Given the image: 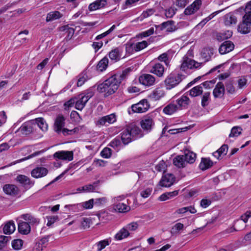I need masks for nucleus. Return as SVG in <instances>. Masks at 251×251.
<instances>
[{"mask_svg": "<svg viewBox=\"0 0 251 251\" xmlns=\"http://www.w3.org/2000/svg\"><path fill=\"white\" fill-rule=\"evenodd\" d=\"M129 235V232L127 230V229L124 226L115 235V239L117 240H121L127 238Z\"/></svg>", "mask_w": 251, "mask_h": 251, "instance_id": "nucleus-32", "label": "nucleus"}, {"mask_svg": "<svg viewBox=\"0 0 251 251\" xmlns=\"http://www.w3.org/2000/svg\"><path fill=\"white\" fill-rule=\"evenodd\" d=\"M175 181V177L172 174L164 175L160 181V185L163 187H170Z\"/></svg>", "mask_w": 251, "mask_h": 251, "instance_id": "nucleus-12", "label": "nucleus"}, {"mask_svg": "<svg viewBox=\"0 0 251 251\" xmlns=\"http://www.w3.org/2000/svg\"><path fill=\"white\" fill-rule=\"evenodd\" d=\"M242 129L240 126H234L231 130L230 133L229 135L230 137H237L241 134Z\"/></svg>", "mask_w": 251, "mask_h": 251, "instance_id": "nucleus-49", "label": "nucleus"}, {"mask_svg": "<svg viewBox=\"0 0 251 251\" xmlns=\"http://www.w3.org/2000/svg\"><path fill=\"white\" fill-rule=\"evenodd\" d=\"M121 138L123 144L125 145L128 144L132 141V140H133L131 136V132H130L127 126L122 131Z\"/></svg>", "mask_w": 251, "mask_h": 251, "instance_id": "nucleus-20", "label": "nucleus"}, {"mask_svg": "<svg viewBox=\"0 0 251 251\" xmlns=\"http://www.w3.org/2000/svg\"><path fill=\"white\" fill-rule=\"evenodd\" d=\"M109 57L111 60L115 62L119 61L121 57L120 49L116 48L112 50L109 53Z\"/></svg>", "mask_w": 251, "mask_h": 251, "instance_id": "nucleus-34", "label": "nucleus"}, {"mask_svg": "<svg viewBox=\"0 0 251 251\" xmlns=\"http://www.w3.org/2000/svg\"><path fill=\"white\" fill-rule=\"evenodd\" d=\"M183 156L185 157V160H186L185 161H186L187 164H192L196 160V154L193 152L188 151L187 153H185Z\"/></svg>", "mask_w": 251, "mask_h": 251, "instance_id": "nucleus-41", "label": "nucleus"}, {"mask_svg": "<svg viewBox=\"0 0 251 251\" xmlns=\"http://www.w3.org/2000/svg\"><path fill=\"white\" fill-rule=\"evenodd\" d=\"M201 3V0H195L190 5L185 9L184 12V14L187 15L194 14L200 9Z\"/></svg>", "mask_w": 251, "mask_h": 251, "instance_id": "nucleus-13", "label": "nucleus"}, {"mask_svg": "<svg viewBox=\"0 0 251 251\" xmlns=\"http://www.w3.org/2000/svg\"><path fill=\"white\" fill-rule=\"evenodd\" d=\"M183 155H177L173 159V164L178 168H183L187 166V163Z\"/></svg>", "mask_w": 251, "mask_h": 251, "instance_id": "nucleus-23", "label": "nucleus"}, {"mask_svg": "<svg viewBox=\"0 0 251 251\" xmlns=\"http://www.w3.org/2000/svg\"><path fill=\"white\" fill-rule=\"evenodd\" d=\"M210 93L209 92H205L203 94L201 104L203 107L207 106L209 103Z\"/></svg>", "mask_w": 251, "mask_h": 251, "instance_id": "nucleus-48", "label": "nucleus"}, {"mask_svg": "<svg viewBox=\"0 0 251 251\" xmlns=\"http://www.w3.org/2000/svg\"><path fill=\"white\" fill-rule=\"evenodd\" d=\"M126 51L128 54H132L137 52L136 49V43L129 41L126 44Z\"/></svg>", "mask_w": 251, "mask_h": 251, "instance_id": "nucleus-43", "label": "nucleus"}, {"mask_svg": "<svg viewBox=\"0 0 251 251\" xmlns=\"http://www.w3.org/2000/svg\"><path fill=\"white\" fill-rule=\"evenodd\" d=\"M190 102V99L185 95H182L175 101L179 110L187 108Z\"/></svg>", "mask_w": 251, "mask_h": 251, "instance_id": "nucleus-11", "label": "nucleus"}, {"mask_svg": "<svg viewBox=\"0 0 251 251\" xmlns=\"http://www.w3.org/2000/svg\"><path fill=\"white\" fill-rule=\"evenodd\" d=\"M178 110L179 109L176 104L175 103V101H173L166 106L164 108L163 111L166 114L172 115Z\"/></svg>", "mask_w": 251, "mask_h": 251, "instance_id": "nucleus-26", "label": "nucleus"}, {"mask_svg": "<svg viewBox=\"0 0 251 251\" xmlns=\"http://www.w3.org/2000/svg\"><path fill=\"white\" fill-rule=\"evenodd\" d=\"M116 117L115 114H111L110 115L103 116L100 118L95 122L97 126H101L106 125V124H111L116 122Z\"/></svg>", "mask_w": 251, "mask_h": 251, "instance_id": "nucleus-9", "label": "nucleus"}, {"mask_svg": "<svg viewBox=\"0 0 251 251\" xmlns=\"http://www.w3.org/2000/svg\"><path fill=\"white\" fill-rule=\"evenodd\" d=\"M202 63L196 62L194 60L184 56L182 60L180 69L182 71H185L188 69H197L201 66Z\"/></svg>", "mask_w": 251, "mask_h": 251, "instance_id": "nucleus-4", "label": "nucleus"}, {"mask_svg": "<svg viewBox=\"0 0 251 251\" xmlns=\"http://www.w3.org/2000/svg\"><path fill=\"white\" fill-rule=\"evenodd\" d=\"M62 14L58 11L50 12L47 14L46 17V22H51L55 20H57L61 18Z\"/></svg>", "mask_w": 251, "mask_h": 251, "instance_id": "nucleus-36", "label": "nucleus"}, {"mask_svg": "<svg viewBox=\"0 0 251 251\" xmlns=\"http://www.w3.org/2000/svg\"><path fill=\"white\" fill-rule=\"evenodd\" d=\"M234 48V44L230 41H226L220 46L219 50L220 53L224 54L232 51Z\"/></svg>", "mask_w": 251, "mask_h": 251, "instance_id": "nucleus-18", "label": "nucleus"}, {"mask_svg": "<svg viewBox=\"0 0 251 251\" xmlns=\"http://www.w3.org/2000/svg\"><path fill=\"white\" fill-rule=\"evenodd\" d=\"M202 86L201 85H199L192 88L189 91V94L193 97H196L202 94Z\"/></svg>", "mask_w": 251, "mask_h": 251, "instance_id": "nucleus-39", "label": "nucleus"}, {"mask_svg": "<svg viewBox=\"0 0 251 251\" xmlns=\"http://www.w3.org/2000/svg\"><path fill=\"white\" fill-rule=\"evenodd\" d=\"M232 35V32L230 30H227L225 33H220L217 35L218 40H224L230 38Z\"/></svg>", "mask_w": 251, "mask_h": 251, "instance_id": "nucleus-56", "label": "nucleus"}, {"mask_svg": "<svg viewBox=\"0 0 251 251\" xmlns=\"http://www.w3.org/2000/svg\"><path fill=\"white\" fill-rule=\"evenodd\" d=\"M23 242L21 239H15L12 242V248L15 250L21 249L23 246Z\"/></svg>", "mask_w": 251, "mask_h": 251, "instance_id": "nucleus-55", "label": "nucleus"}, {"mask_svg": "<svg viewBox=\"0 0 251 251\" xmlns=\"http://www.w3.org/2000/svg\"><path fill=\"white\" fill-rule=\"evenodd\" d=\"M108 64V59L106 57H104L98 63L97 66V70L102 72L107 68Z\"/></svg>", "mask_w": 251, "mask_h": 251, "instance_id": "nucleus-40", "label": "nucleus"}, {"mask_svg": "<svg viewBox=\"0 0 251 251\" xmlns=\"http://www.w3.org/2000/svg\"><path fill=\"white\" fill-rule=\"evenodd\" d=\"M150 104L147 100L143 99L138 103L133 104L131 106V108L133 112L144 113L148 110Z\"/></svg>", "mask_w": 251, "mask_h": 251, "instance_id": "nucleus-7", "label": "nucleus"}, {"mask_svg": "<svg viewBox=\"0 0 251 251\" xmlns=\"http://www.w3.org/2000/svg\"><path fill=\"white\" fill-rule=\"evenodd\" d=\"M36 123L39 127L43 131H46L48 129V125L42 118H38L35 120Z\"/></svg>", "mask_w": 251, "mask_h": 251, "instance_id": "nucleus-46", "label": "nucleus"}, {"mask_svg": "<svg viewBox=\"0 0 251 251\" xmlns=\"http://www.w3.org/2000/svg\"><path fill=\"white\" fill-rule=\"evenodd\" d=\"M78 100H76L75 98V108L79 110H81L85 106L87 100L80 94L78 95Z\"/></svg>", "mask_w": 251, "mask_h": 251, "instance_id": "nucleus-31", "label": "nucleus"}, {"mask_svg": "<svg viewBox=\"0 0 251 251\" xmlns=\"http://www.w3.org/2000/svg\"><path fill=\"white\" fill-rule=\"evenodd\" d=\"M139 225L137 222H132L126 225L125 227L127 230L135 231L138 227Z\"/></svg>", "mask_w": 251, "mask_h": 251, "instance_id": "nucleus-62", "label": "nucleus"}, {"mask_svg": "<svg viewBox=\"0 0 251 251\" xmlns=\"http://www.w3.org/2000/svg\"><path fill=\"white\" fill-rule=\"evenodd\" d=\"M135 43L136 49L137 51L146 48L148 45V43L146 41H142V42H136Z\"/></svg>", "mask_w": 251, "mask_h": 251, "instance_id": "nucleus-58", "label": "nucleus"}, {"mask_svg": "<svg viewBox=\"0 0 251 251\" xmlns=\"http://www.w3.org/2000/svg\"><path fill=\"white\" fill-rule=\"evenodd\" d=\"M107 202V199L105 197H102L98 199H96L94 200V204L97 206H100L104 205Z\"/></svg>", "mask_w": 251, "mask_h": 251, "instance_id": "nucleus-64", "label": "nucleus"}, {"mask_svg": "<svg viewBox=\"0 0 251 251\" xmlns=\"http://www.w3.org/2000/svg\"><path fill=\"white\" fill-rule=\"evenodd\" d=\"M213 162L209 158H202L199 165L200 168L202 170H206L213 166Z\"/></svg>", "mask_w": 251, "mask_h": 251, "instance_id": "nucleus-35", "label": "nucleus"}, {"mask_svg": "<svg viewBox=\"0 0 251 251\" xmlns=\"http://www.w3.org/2000/svg\"><path fill=\"white\" fill-rule=\"evenodd\" d=\"M164 96V91L160 88H157L149 95V98L151 100H157L163 98Z\"/></svg>", "mask_w": 251, "mask_h": 251, "instance_id": "nucleus-21", "label": "nucleus"}, {"mask_svg": "<svg viewBox=\"0 0 251 251\" xmlns=\"http://www.w3.org/2000/svg\"><path fill=\"white\" fill-rule=\"evenodd\" d=\"M155 26L156 31L166 29L167 32H173L176 30L174 22L171 20L163 22L161 25H155Z\"/></svg>", "mask_w": 251, "mask_h": 251, "instance_id": "nucleus-15", "label": "nucleus"}, {"mask_svg": "<svg viewBox=\"0 0 251 251\" xmlns=\"http://www.w3.org/2000/svg\"><path fill=\"white\" fill-rule=\"evenodd\" d=\"M15 230V226L13 221H9L5 224L3 228V231L5 234H10Z\"/></svg>", "mask_w": 251, "mask_h": 251, "instance_id": "nucleus-33", "label": "nucleus"}, {"mask_svg": "<svg viewBox=\"0 0 251 251\" xmlns=\"http://www.w3.org/2000/svg\"><path fill=\"white\" fill-rule=\"evenodd\" d=\"M178 194V191L175 190L173 192H166L162 194L159 198V200L161 201H165L168 199H171Z\"/></svg>", "mask_w": 251, "mask_h": 251, "instance_id": "nucleus-38", "label": "nucleus"}, {"mask_svg": "<svg viewBox=\"0 0 251 251\" xmlns=\"http://www.w3.org/2000/svg\"><path fill=\"white\" fill-rule=\"evenodd\" d=\"M142 129L145 132H150L154 125V120L151 116H146L143 117L140 122Z\"/></svg>", "mask_w": 251, "mask_h": 251, "instance_id": "nucleus-6", "label": "nucleus"}, {"mask_svg": "<svg viewBox=\"0 0 251 251\" xmlns=\"http://www.w3.org/2000/svg\"><path fill=\"white\" fill-rule=\"evenodd\" d=\"M213 54L214 49L213 48H204L201 52V57L205 62L210 60Z\"/></svg>", "mask_w": 251, "mask_h": 251, "instance_id": "nucleus-24", "label": "nucleus"}, {"mask_svg": "<svg viewBox=\"0 0 251 251\" xmlns=\"http://www.w3.org/2000/svg\"><path fill=\"white\" fill-rule=\"evenodd\" d=\"M95 187L92 184H88L78 188L76 190L78 192H91L94 191Z\"/></svg>", "mask_w": 251, "mask_h": 251, "instance_id": "nucleus-47", "label": "nucleus"}, {"mask_svg": "<svg viewBox=\"0 0 251 251\" xmlns=\"http://www.w3.org/2000/svg\"><path fill=\"white\" fill-rule=\"evenodd\" d=\"M184 227L183 224L178 223L176 224L171 229V233L173 234L176 233L178 232L180 230H182Z\"/></svg>", "mask_w": 251, "mask_h": 251, "instance_id": "nucleus-61", "label": "nucleus"}, {"mask_svg": "<svg viewBox=\"0 0 251 251\" xmlns=\"http://www.w3.org/2000/svg\"><path fill=\"white\" fill-rule=\"evenodd\" d=\"M94 91L92 88H89L83 93L80 94L87 100L88 101L94 95Z\"/></svg>", "mask_w": 251, "mask_h": 251, "instance_id": "nucleus-52", "label": "nucleus"}, {"mask_svg": "<svg viewBox=\"0 0 251 251\" xmlns=\"http://www.w3.org/2000/svg\"><path fill=\"white\" fill-rule=\"evenodd\" d=\"M53 156L60 159L71 161L73 159V152L70 151H58L54 153Z\"/></svg>", "mask_w": 251, "mask_h": 251, "instance_id": "nucleus-17", "label": "nucleus"}, {"mask_svg": "<svg viewBox=\"0 0 251 251\" xmlns=\"http://www.w3.org/2000/svg\"><path fill=\"white\" fill-rule=\"evenodd\" d=\"M131 132V136L133 140L137 138L141 137L143 136L142 131L140 128L134 124H130L126 126Z\"/></svg>", "mask_w": 251, "mask_h": 251, "instance_id": "nucleus-19", "label": "nucleus"}, {"mask_svg": "<svg viewBox=\"0 0 251 251\" xmlns=\"http://www.w3.org/2000/svg\"><path fill=\"white\" fill-rule=\"evenodd\" d=\"M176 9L175 7H170L165 10V15L167 18H171L175 14Z\"/></svg>", "mask_w": 251, "mask_h": 251, "instance_id": "nucleus-57", "label": "nucleus"}, {"mask_svg": "<svg viewBox=\"0 0 251 251\" xmlns=\"http://www.w3.org/2000/svg\"><path fill=\"white\" fill-rule=\"evenodd\" d=\"M225 25L231 26L235 25L237 23V18L233 14L229 13L226 14L224 17Z\"/></svg>", "mask_w": 251, "mask_h": 251, "instance_id": "nucleus-28", "label": "nucleus"}, {"mask_svg": "<svg viewBox=\"0 0 251 251\" xmlns=\"http://www.w3.org/2000/svg\"><path fill=\"white\" fill-rule=\"evenodd\" d=\"M18 230L20 233L26 235L30 232L31 227L27 222H21L18 224Z\"/></svg>", "mask_w": 251, "mask_h": 251, "instance_id": "nucleus-27", "label": "nucleus"}, {"mask_svg": "<svg viewBox=\"0 0 251 251\" xmlns=\"http://www.w3.org/2000/svg\"><path fill=\"white\" fill-rule=\"evenodd\" d=\"M65 118L62 114H59L56 117L54 121L53 128L54 131L57 133L62 132L64 135H70L74 132V129L69 130L64 128L65 126Z\"/></svg>", "mask_w": 251, "mask_h": 251, "instance_id": "nucleus-2", "label": "nucleus"}, {"mask_svg": "<svg viewBox=\"0 0 251 251\" xmlns=\"http://www.w3.org/2000/svg\"><path fill=\"white\" fill-rule=\"evenodd\" d=\"M164 72V67L160 63L155 64L150 71V73L154 74L159 77L163 76Z\"/></svg>", "mask_w": 251, "mask_h": 251, "instance_id": "nucleus-29", "label": "nucleus"}, {"mask_svg": "<svg viewBox=\"0 0 251 251\" xmlns=\"http://www.w3.org/2000/svg\"><path fill=\"white\" fill-rule=\"evenodd\" d=\"M115 28H116V25H113L108 30H107L106 31H105V32H104L101 34L98 35L96 37L95 39L97 40H98L100 39H101V38L105 37L106 36H107V35L110 34L112 31H113L115 29Z\"/></svg>", "mask_w": 251, "mask_h": 251, "instance_id": "nucleus-59", "label": "nucleus"}, {"mask_svg": "<svg viewBox=\"0 0 251 251\" xmlns=\"http://www.w3.org/2000/svg\"><path fill=\"white\" fill-rule=\"evenodd\" d=\"M21 218L25 221L28 222L29 225L31 224V225H37L40 222V221L38 219L36 218L34 216L29 213L23 214L21 216Z\"/></svg>", "mask_w": 251, "mask_h": 251, "instance_id": "nucleus-30", "label": "nucleus"}, {"mask_svg": "<svg viewBox=\"0 0 251 251\" xmlns=\"http://www.w3.org/2000/svg\"><path fill=\"white\" fill-rule=\"evenodd\" d=\"M251 16L243 17L242 23L238 25V31L242 34H247L251 31Z\"/></svg>", "mask_w": 251, "mask_h": 251, "instance_id": "nucleus-5", "label": "nucleus"}, {"mask_svg": "<svg viewBox=\"0 0 251 251\" xmlns=\"http://www.w3.org/2000/svg\"><path fill=\"white\" fill-rule=\"evenodd\" d=\"M107 4V0H97L89 4L88 9L90 11H94L104 7Z\"/></svg>", "mask_w": 251, "mask_h": 251, "instance_id": "nucleus-22", "label": "nucleus"}, {"mask_svg": "<svg viewBox=\"0 0 251 251\" xmlns=\"http://www.w3.org/2000/svg\"><path fill=\"white\" fill-rule=\"evenodd\" d=\"M16 180L17 181L21 183L24 187L26 189H29L31 187L34 183V182L32 181L29 177L25 175H18L17 176Z\"/></svg>", "mask_w": 251, "mask_h": 251, "instance_id": "nucleus-14", "label": "nucleus"}, {"mask_svg": "<svg viewBox=\"0 0 251 251\" xmlns=\"http://www.w3.org/2000/svg\"><path fill=\"white\" fill-rule=\"evenodd\" d=\"M226 87L228 93L232 94L235 92V88L233 86V80H228L226 84Z\"/></svg>", "mask_w": 251, "mask_h": 251, "instance_id": "nucleus-53", "label": "nucleus"}, {"mask_svg": "<svg viewBox=\"0 0 251 251\" xmlns=\"http://www.w3.org/2000/svg\"><path fill=\"white\" fill-rule=\"evenodd\" d=\"M109 245V241L107 239H104L99 241L96 244V245L97 247V251H101L105 248L106 246H108Z\"/></svg>", "mask_w": 251, "mask_h": 251, "instance_id": "nucleus-50", "label": "nucleus"}, {"mask_svg": "<svg viewBox=\"0 0 251 251\" xmlns=\"http://www.w3.org/2000/svg\"><path fill=\"white\" fill-rule=\"evenodd\" d=\"M158 59L159 61L164 62L167 66H168L169 64L168 54L166 53H163L160 55L158 56Z\"/></svg>", "mask_w": 251, "mask_h": 251, "instance_id": "nucleus-63", "label": "nucleus"}, {"mask_svg": "<svg viewBox=\"0 0 251 251\" xmlns=\"http://www.w3.org/2000/svg\"><path fill=\"white\" fill-rule=\"evenodd\" d=\"M182 75L178 74L171 73L164 80L165 86L167 90L176 86L182 81Z\"/></svg>", "mask_w": 251, "mask_h": 251, "instance_id": "nucleus-3", "label": "nucleus"}, {"mask_svg": "<svg viewBox=\"0 0 251 251\" xmlns=\"http://www.w3.org/2000/svg\"><path fill=\"white\" fill-rule=\"evenodd\" d=\"M131 71V69L128 68L122 72L112 75L98 86V92L101 93H105V96L106 97L115 93L122 81L126 78Z\"/></svg>", "mask_w": 251, "mask_h": 251, "instance_id": "nucleus-1", "label": "nucleus"}, {"mask_svg": "<svg viewBox=\"0 0 251 251\" xmlns=\"http://www.w3.org/2000/svg\"><path fill=\"white\" fill-rule=\"evenodd\" d=\"M94 204V200L90 199V200L83 202L79 204V205L84 209H91Z\"/></svg>", "mask_w": 251, "mask_h": 251, "instance_id": "nucleus-54", "label": "nucleus"}, {"mask_svg": "<svg viewBox=\"0 0 251 251\" xmlns=\"http://www.w3.org/2000/svg\"><path fill=\"white\" fill-rule=\"evenodd\" d=\"M77 86H81L88 79V77L87 75L84 73H82L77 76Z\"/></svg>", "mask_w": 251, "mask_h": 251, "instance_id": "nucleus-44", "label": "nucleus"}, {"mask_svg": "<svg viewBox=\"0 0 251 251\" xmlns=\"http://www.w3.org/2000/svg\"><path fill=\"white\" fill-rule=\"evenodd\" d=\"M3 191L5 194L11 196H16L19 193V188L14 184H6L3 186Z\"/></svg>", "mask_w": 251, "mask_h": 251, "instance_id": "nucleus-10", "label": "nucleus"}, {"mask_svg": "<svg viewBox=\"0 0 251 251\" xmlns=\"http://www.w3.org/2000/svg\"><path fill=\"white\" fill-rule=\"evenodd\" d=\"M114 208L120 213H125L130 210V207L123 203H119L114 205Z\"/></svg>", "mask_w": 251, "mask_h": 251, "instance_id": "nucleus-42", "label": "nucleus"}, {"mask_svg": "<svg viewBox=\"0 0 251 251\" xmlns=\"http://www.w3.org/2000/svg\"><path fill=\"white\" fill-rule=\"evenodd\" d=\"M48 173V170L43 167H37L33 169L31 172V176L34 178H38L46 176Z\"/></svg>", "mask_w": 251, "mask_h": 251, "instance_id": "nucleus-16", "label": "nucleus"}, {"mask_svg": "<svg viewBox=\"0 0 251 251\" xmlns=\"http://www.w3.org/2000/svg\"><path fill=\"white\" fill-rule=\"evenodd\" d=\"M111 150L108 148H104L100 152V155L103 158H108L111 155Z\"/></svg>", "mask_w": 251, "mask_h": 251, "instance_id": "nucleus-60", "label": "nucleus"}, {"mask_svg": "<svg viewBox=\"0 0 251 251\" xmlns=\"http://www.w3.org/2000/svg\"><path fill=\"white\" fill-rule=\"evenodd\" d=\"M225 91V89L224 84L221 82H219L216 84L215 88L213 90V94L214 97L215 98L221 97V96L224 94Z\"/></svg>", "mask_w": 251, "mask_h": 251, "instance_id": "nucleus-25", "label": "nucleus"}, {"mask_svg": "<svg viewBox=\"0 0 251 251\" xmlns=\"http://www.w3.org/2000/svg\"><path fill=\"white\" fill-rule=\"evenodd\" d=\"M20 130L23 134H27L32 131V127L30 123H25L20 127Z\"/></svg>", "mask_w": 251, "mask_h": 251, "instance_id": "nucleus-45", "label": "nucleus"}, {"mask_svg": "<svg viewBox=\"0 0 251 251\" xmlns=\"http://www.w3.org/2000/svg\"><path fill=\"white\" fill-rule=\"evenodd\" d=\"M10 238V236L0 235V250H2L6 246Z\"/></svg>", "mask_w": 251, "mask_h": 251, "instance_id": "nucleus-51", "label": "nucleus"}, {"mask_svg": "<svg viewBox=\"0 0 251 251\" xmlns=\"http://www.w3.org/2000/svg\"><path fill=\"white\" fill-rule=\"evenodd\" d=\"M228 151V146L224 144L220 149L213 153V155L217 159H219L221 155H226Z\"/></svg>", "mask_w": 251, "mask_h": 251, "instance_id": "nucleus-37", "label": "nucleus"}, {"mask_svg": "<svg viewBox=\"0 0 251 251\" xmlns=\"http://www.w3.org/2000/svg\"><path fill=\"white\" fill-rule=\"evenodd\" d=\"M139 81L141 84L150 87L155 84V78L150 74H144L139 76Z\"/></svg>", "mask_w": 251, "mask_h": 251, "instance_id": "nucleus-8", "label": "nucleus"}]
</instances>
